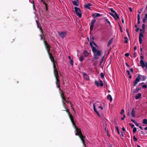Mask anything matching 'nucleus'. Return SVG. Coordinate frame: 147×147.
<instances>
[{
	"instance_id": "obj_49",
	"label": "nucleus",
	"mask_w": 147,
	"mask_h": 147,
	"mask_svg": "<svg viewBox=\"0 0 147 147\" xmlns=\"http://www.w3.org/2000/svg\"><path fill=\"white\" fill-rule=\"evenodd\" d=\"M40 36L41 37L40 39L41 40H44V38L42 36V35L41 34H40Z\"/></svg>"
},
{
	"instance_id": "obj_30",
	"label": "nucleus",
	"mask_w": 147,
	"mask_h": 147,
	"mask_svg": "<svg viewBox=\"0 0 147 147\" xmlns=\"http://www.w3.org/2000/svg\"><path fill=\"white\" fill-rule=\"evenodd\" d=\"M30 2L33 4V7H35L34 5V2L33 0H29Z\"/></svg>"
},
{
	"instance_id": "obj_27",
	"label": "nucleus",
	"mask_w": 147,
	"mask_h": 147,
	"mask_svg": "<svg viewBox=\"0 0 147 147\" xmlns=\"http://www.w3.org/2000/svg\"><path fill=\"white\" fill-rule=\"evenodd\" d=\"M36 21L37 25L38 28H39L41 30V31H42V28L41 27H39L38 21L37 20H36Z\"/></svg>"
},
{
	"instance_id": "obj_1",
	"label": "nucleus",
	"mask_w": 147,
	"mask_h": 147,
	"mask_svg": "<svg viewBox=\"0 0 147 147\" xmlns=\"http://www.w3.org/2000/svg\"><path fill=\"white\" fill-rule=\"evenodd\" d=\"M65 109V110H64V111H66V112L67 113L69 116L70 119L71 121L72 124L73 126L75 129V131H76V136H79L80 138L81 139L83 144L85 146V147H86L85 140V137L82 135L81 130L78 128L76 125L74 121L73 117L69 112V110L67 109L66 108V109Z\"/></svg>"
},
{
	"instance_id": "obj_16",
	"label": "nucleus",
	"mask_w": 147,
	"mask_h": 147,
	"mask_svg": "<svg viewBox=\"0 0 147 147\" xmlns=\"http://www.w3.org/2000/svg\"><path fill=\"white\" fill-rule=\"evenodd\" d=\"M73 4L75 6H78L79 3L78 0L72 1Z\"/></svg>"
},
{
	"instance_id": "obj_35",
	"label": "nucleus",
	"mask_w": 147,
	"mask_h": 147,
	"mask_svg": "<svg viewBox=\"0 0 147 147\" xmlns=\"http://www.w3.org/2000/svg\"><path fill=\"white\" fill-rule=\"evenodd\" d=\"M147 20V18H146L145 17H144V18L143 19V22L144 23Z\"/></svg>"
},
{
	"instance_id": "obj_21",
	"label": "nucleus",
	"mask_w": 147,
	"mask_h": 147,
	"mask_svg": "<svg viewBox=\"0 0 147 147\" xmlns=\"http://www.w3.org/2000/svg\"><path fill=\"white\" fill-rule=\"evenodd\" d=\"M141 96V94L140 93L138 94V95H137L135 97L136 99H139Z\"/></svg>"
},
{
	"instance_id": "obj_33",
	"label": "nucleus",
	"mask_w": 147,
	"mask_h": 147,
	"mask_svg": "<svg viewBox=\"0 0 147 147\" xmlns=\"http://www.w3.org/2000/svg\"><path fill=\"white\" fill-rule=\"evenodd\" d=\"M115 128H116V130H117V132L118 134H120V132H119V130L118 128L117 127H116Z\"/></svg>"
},
{
	"instance_id": "obj_39",
	"label": "nucleus",
	"mask_w": 147,
	"mask_h": 147,
	"mask_svg": "<svg viewBox=\"0 0 147 147\" xmlns=\"http://www.w3.org/2000/svg\"><path fill=\"white\" fill-rule=\"evenodd\" d=\"M124 112V110L123 109H122L121 110V112H120V114H122Z\"/></svg>"
},
{
	"instance_id": "obj_25",
	"label": "nucleus",
	"mask_w": 147,
	"mask_h": 147,
	"mask_svg": "<svg viewBox=\"0 0 147 147\" xmlns=\"http://www.w3.org/2000/svg\"><path fill=\"white\" fill-rule=\"evenodd\" d=\"M88 53L86 51H84V54L85 57L87 56L88 55Z\"/></svg>"
},
{
	"instance_id": "obj_18",
	"label": "nucleus",
	"mask_w": 147,
	"mask_h": 147,
	"mask_svg": "<svg viewBox=\"0 0 147 147\" xmlns=\"http://www.w3.org/2000/svg\"><path fill=\"white\" fill-rule=\"evenodd\" d=\"M115 15L114 18L116 20H117L119 19V17L118 15L116 12L115 13Z\"/></svg>"
},
{
	"instance_id": "obj_47",
	"label": "nucleus",
	"mask_w": 147,
	"mask_h": 147,
	"mask_svg": "<svg viewBox=\"0 0 147 147\" xmlns=\"http://www.w3.org/2000/svg\"><path fill=\"white\" fill-rule=\"evenodd\" d=\"M131 121H132L133 123H134V124L136 123V122L134 120L132 119H131Z\"/></svg>"
},
{
	"instance_id": "obj_54",
	"label": "nucleus",
	"mask_w": 147,
	"mask_h": 147,
	"mask_svg": "<svg viewBox=\"0 0 147 147\" xmlns=\"http://www.w3.org/2000/svg\"><path fill=\"white\" fill-rule=\"evenodd\" d=\"M105 130L106 132H107L108 131V129L106 128H105Z\"/></svg>"
},
{
	"instance_id": "obj_52",
	"label": "nucleus",
	"mask_w": 147,
	"mask_h": 147,
	"mask_svg": "<svg viewBox=\"0 0 147 147\" xmlns=\"http://www.w3.org/2000/svg\"><path fill=\"white\" fill-rule=\"evenodd\" d=\"M121 136L123 137L124 136L123 133L122 132H121Z\"/></svg>"
},
{
	"instance_id": "obj_37",
	"label": "nucleus",
	"mask_w": 147,
	"mask_h": 147,
	"mask_svg": "<svg viewBox=\"0 0 147 147\" xmlns=\"http://www.w3.org/2000/svg\"><path fill=\"white\" fill-rule=\"evenodd\" d=\"M134 140V141H136L138 140V139L135 136L133 137Z\"/></svg>"
},
{
	"instance_id": "obj_56",
	"label": "nucleus",
	"mask_w": 147,
	"mask_h": 147,
	"mask_svg": "<svg viewBox=\"0 0 147 147\" xmlns=\"http://www.w3.org/2000/svg\"><path fill=\"white\" fill-rule=\"evenodd\" d=\"M92 44H93L94 46H97V45L96 44V43L93 41H92Z\"/></svg>"
},
{
	"instance_id": "obj_34",
	"label": "nucleus",
	"mask_w": 147,
	"mask_h": 147,
	"mask_svg": "<svg viewBox=\"0 0 147 147\" xmlns=\"http://www.w3.org/2000/svg\"><path fill=\"white\" fill-rule=\"evenodd\" d=\"M110 11L114 13H116V12H115V11H114L113 9L112 8H110Z\"/></svg>"
},
{
	"instance_id": "obj_6",
	"label": "nucleus",
	"mask_w": 147,
	"mask_h": 147,
	"mask_svg": "<svg viewBox=\"0 0 147 147\" xmlns=\"http://www.w3.org/2000/svg\"><path fill=\"white\" fill-rule=\"evenodd\" d=\"M75 11L77 15L79 17L81 18L82 17V13L80 9L77 7H74Z\"/></svg>"
},
{
	"instance_id": "obj_36",
	"label": "nucleus",
	"mask_w": 147,
	"mask_h": 147,
	"mask_svg": "<svg viewBox=\"0 0 147 147\" xmlns=\"http://www.w3.org/2000/svg\"><path fill=\"white\" fill-rule=\"evenodd\" d=\"M100 76L102 78H103L104 77V74L103 73H100Z\"/></svg>"
},
{
	"instance_id": "obj_43",
	"label": "nucleus",
	"mask_w": 147,
	"mask_h": 147,
	"mask_svg": "<svg viewBox=\"0 0 147 147\" xmlns=\"http://www.w3.org/2000/svg\"><path fill=\"white\" fill-rule=\"evenodd\" d=\"M45 10L46 11H47L48 10L47 4H46V5H45Z\"/></svg>"
},
{
	"instance_id": "obj_57",
	"label": "nucleus",
	"mask_w": 147,
	"mask_h": 147,
	"mask_svg": "<svg viewBox=\"0 0 147 147\" xmlns=\"http://www.w3.org/2000/svg\"><path fill=\"white\" fill-rule=\"evenodd\" d=\"M92 44H93L94 46H97V45L96 44V43L93 41H92Z\"/></svg>"
},
{
	"instance_id": "obj_19",
	"label": "nucleus",
	"mask_w": 147,
	"mask_h": 147,
	"mask_svg": "<svg viewBox=\"0 0 147 147\" xmlns=\"http://www.w3.org/2000/svg\"><path fill=\"white\" fill-rule=\"evenodd\" d=\"M107 99L110 100V102H111L113 100L110 94H108L107 96Z\"/></svg>"
},
{
	"instance_id": "obj_59",
	"label": "nucleus",
	"mask_w": 147,
	"mask_h": 147,
	"mask_svg": "<svg viewBox=\"0 0 147 147\" xmlns=\"http://www.w3.org/2000/svg\"><path fill=\"white\" fill-rule=\"evenodd\" d=\"M110 13V15H111V16H112L113 17H114L115 15H114L112 13Z\"/></svg>"
},
{
	"instance_id": "obj_12",
	"label": "nucleus",
	"mask_w": 147,
	"mask_h": 147,
	"mask_svg": "<svg viewBox=\"0 0 147 147\" xmlns=\"http://www.w3.org/2000/svg\"><path fill=\"white\" fill-rule=\"evenodd\" d=\"M140 66L143 68L145 67L147 64V62L144 61L142 59H141L140 60Z\"/></svg>"
},
{
	"instance_id": "obj_5",
	"label": "nucleus",
	"mask_w": 147,
	"mask_h": 147,
	"mask_svg": "<svg viewBox=\"0 0 147 147\" xmlns=\"http://www.w3.org/2000/svg\"><path fill=\"white\" fill-rule=\"evenodd\" d=\"M51 61L53 62V67L54 68L53 73L55 77H59L58 71L55 65V61L54 59H53V61Z\"/></svg>"
},
{
	"instance_id": "obj_15",
	"label": "nucleus",
	"mask_w": 147,
	"mask_h": 147,
	"mask_svg": "<svg viewBox=\"0 0 147 147\" xmlns=\"http://www.w3.org/2000/svg\"><path fill=\"white\" fill-rule=\"evenodd\" d=\"M136 111V109L135 108H133L132 109L131 112V115L132 116L134 117H136L135 112Z\"/></svg>"
},
{
	"instance_id": "obj_31",
	"label": "nucleus",
	"mask_w": 147,
	"mask_h": 147,
	"mask_svg": "<svg viewBox=\"0 0 147 147\" xmlns=\"http://www.w3.org/2000/svg\"><path fill=\"white\" fill-rule=\"evenodd\" d=\"M69 63H70L71 65L73 66V60L71 59L70 60Z\"/></svg>"
},
{
	"instance_id": "obj_32",
	"label": "nucleus",
	"mask_w": 147,
	"mask_h": 147,
	"mask_svg": "<svg viewBox=\"0 0 147 147\" xmlns=\"http://www.w3.org/2000/svg\"><path fill=\"white\" fill-rule=\"evenodd\" d=\"M136 131H137V129H136V127L133 128V133H135Z\"/></svg>"
},
{
	"instance_id": "obj_4",
	"label": "nucleus",
	"mask_w": 147,
	"mask_h": 147,
	"mask_svg": "<svg viewBox=\"0 0 147 147\" xmlns=\"http://www.w3.org/2000/svg\"><path fill=\"white\" fill-rule=\"evenodd\" d=\"M137 77L136 78L134 83V86H136L138 84V83L140 81L141 79L143 81L145 80L146 79V77L145 76H144L140 75V74H137Z\"/></svg>"
},
{
	"instance_id": "obj_29",
	"label": "nucleus",
	"mask_w": 147,
	"mask_h": 147,
	"mask_svg": "<svg viewBox=\"0 0 147 147\" xmlns=\"http://www.w3.org/2000/svg\"><path fill=\"white\" fill-rule=\"evenodd\" d=\"M79 60L82 62L84 60V57L83 56H81L80 57V58H79Z\"/></svg>"
},
{
	"instance_id": "obj_40",
	"label": "nucleus",
	"mask_w": 147,
	"mask_h": 147,
	"mask_svg": "<svg viewBox=\"0 0 147 147\" xmlns=\"http://www.w3.org/2000/svg\"><path fill=\"white\" fill-rule=\"evenodd\" d=\"M125 115H124L123 116V117H122L121 118V120H124V119L125 118Z\"/></svg>"
},
{
	"instance_id": "obj_11",
	"label": "nucleus",
	"mask_w": 147,
	"mask_h": 147,
	"mask_svg": "<svg viewBox=\"0 0 147 147\" xmlns=\"http://www.w3.org/2000/svg\"><path fill=\"white\" fill-rule=\"evenodd\" d=\"M95 84L98 87L99 86H102L104 84L102 80H100L99 81L100 84H99V82L97 80L95 81Z\"/></svg>"
},
{
	"instance_id": "obj_50",
	"label": "nucleus",
	"mask_w": 147,
	"mask_h": 147,
	"mask_svg": "<svg viewBox=\"0 0 147 147\" xmlns=\"http://www.w3.org/2000/svg\"><path fill=\"white\" fill-rule=\"evenodd\" d=\"M127 74L128 75H130V71H129V70H127Z\"/></svg>"
},
{
	"instance_id": "obj_62",
	"label": "nucleus",
	"mask_w": 147,
	"mask_h": 147,
	"mask_svg": "<svg viewBox=\"0 0 147 147\" xmlns=\"http://www.w3.org/2000/svg\"><path fill=\"white\" fill-rule=\"evenodd\" d=\"M145 67H146V69L145 71L146 72H147V65H146V66Z\"/></svg>"
},
{
	"instance_id": "obj_51",
	"label": "nucleus",
	"mask_w": 147,
	"mask_h": 147,
	"mask_svg": "<svg viewBox=\"0 0 147 147\" xmlns=\"http://www.w3.org/2000/svg\"><path fill=\"white\" fill-rule=\"evenodd\" d=\"M98 107L101 110H102L103 109V107L101 106H99Z\"/></svg>"
},
{
	"instance_id": "obj_23",
	"label": "nucleus",
	"mask_w": 147,
	"mask_h": 147,
	"mask_svg": "<svg viewBox=\"0 0 147 147\" xmlns=\"http://www.w3.org/2000/svg\"><path fill=\"white\" fill-rule=\"evenodd\" d=\"M142 30L140 29V31L141 32H142V30H143V33H144V29H145V24H144L142 25Z\"/></svg>"
},
{
	"instance_id": "obj_10",
	"label": "nucleus",
	"mask_w": 147,
	"mask_h": 147,
	"mask_svg": "<svg viewBox=\"0 0 147 147\" xmlns=\"http://www.w3.org/2000/svg\"><path fill=\"white\" fill-rule=\"evenodd\" d=\"M61 97L62 98V102L63 104V106L64 107V108L66 109V107H65V102L66 101V100L65 98V97L63 95V93H61Z\"/></svg>"
},
{
	"instance_id": "obj_44",
	"label": "nucleus",
	"mask_w": 147,
	"mask_h": 147,
	"mask_svg": "<svg viewBox=\"0 0 147 147\" xmlns=\"http://www.w3.org/2000/svg\"><path fill=\"white\" fill-rule=\"evenodd\" d=\"M43 3L46 5V4H47L45 2V1H43V0H40Z\"/></svg>"
},
{
	"instance_id": "obj_24",
	"label": "nucleus",
	"mask_w": 147,
	"mask_h": 147,
	"mask_svg": "<svg viewBox=\"0 0 147 147\" xmlns=\"http://www.w3.org/2000/svg\"><path fill=\"white\" fill-rule=\"evenodd\" d=\"M143 123L144 124H147V119H144L143 121Z\"/></svg>"
},
{
	"instance_id": "obj_45",
	"label": "nucleus",
	"mask_w": 147,
	"mask_h": 147,
	"mask_svg": "<svg viewBox=\"0 0 147 147\" xmlns=\"http://www.w3.org/2000/svg\"><path fill=\"white\" fill-rule=\"evenodd\" d=\"M95 22H96L95 20H92V28H93V24Z\"/></svg>"
},
{
	"instance_id": "obj_26",
	"label": "nucleus",
	"mask_w": 147,
	"mask_h": 147,
	"mask_svg": "<svg viewBox=\"0 0 147 147\" xmlns=\"http://www.w3.org/2000/svg\"><path fill=\"white\" fill-rule=\"evenodd\" d=\"M90 34L92 31V21L90 22Z\"/></svg>"
},
{
	"instance_id": "obj_8",
	"label": "nucleus",
	"mask_w": 147,
	"mask_h": 147,
	"mask_svg": "<svg viewBox=\"0 0 147 147\" xmlns=\"http://www.w3.org/2000/svg\"><path fill=\"white\" fill-rule=\"evenodd\" d=\"M58 33L62 38H63L65 37L67 34V32L66 31L58 32Z\"/></svg>"
},
{
	"instance_id": "obj_38",
	"label": "nucleus",
	"mask_w": 147,
	"mask_h": 147,
	"mask_svg": "<svg viewBox=\"0 0 147 147\" xmlns=\"http://www.w3.org/2000/svg\"><path fill=\"white\" fill-rule=\"evenodd\" d=\"M147 87V86L146 85H142V87L144 88H146Z\"/></svg>"
},
{
	"instance_id": "obj_28",
	"label": "nucleus",
	"mask_w": 147,
	"mask_h": 147,
	"mask_svg": "<svg viewBox=\"0 0 147 147\" xmlns=\"http://www.w3.org/2000/svg\"><path fill=\"white\" fill-rule=\"evenodd\" d=\"M112 39H111L109 41L108 43V46H109V45H110L111 44V43L112 42Z\"/></svg>"
},
{
	"instance_id": "obj_46",
	"label": "nucleus",
	"mask_w": 147,
	"mask_h": 147,
	"mask_svg": "<svg viewBox=\"0 0 147 147\" xmlns=\"http://www.w3.org/2000/svg\"><path fill=\"white\" fill-rule=\"evenodd\" d=\"M82 75L84 76H87V74L86 73L84 72L82 73Z\"/></svg>"
},
{
	"instance_id": "obj_61",
	"label": "nucleus",
	"mask_w": 147,
	"mask_h": 147,
	"mask_svg": "<svg viewBox=\"0 0 147 147\" xmlns=\"http://www.w3.org/2000/svg\"><path fill=\"white\" fill-rule=\"evenodd\" d=\"M107 133V136H110V135H109V134L108 132V131L107 132H106Z\"/></svg>"
},
{
	"instance_id": "obj_63",
	"label": "nucleus",
	"mask_w": 147,
	"mask_h": 147,
	"mask_svg": "<svg viewBox=\"0 0 147 147\" xmlns=\"http://www.w3.org/2000/svg\"><path fill=\"white\" fill-rule=\"evenodd\" d=\"M139 28H137L136 29V32H138L139 31Z\"/></svg>"
},
{
	"instance_id": "obj_9",
	"label": "nucleus",
	"mask_w": 147,
	"mask_h": 147,
	"mask_svg": "<svg viewBox=\"0 0 147 147\" xmlns=\"http://www.w3.org/2000/svg\"><path fill=\"white\" fill-rule=\"evenodd\" d=\"M61 97L62 98V102L63 104V106L64 107V108L66 109V107H65V102L66 101V100L65 98V97L63 95V93H61Z\"/></svg>"
},
{
	"instance_id": "obj_3",
	"label": "nucleus",
	"mask_w": 147,
	"mask_h": 147,
	"mask_svg": "<svg viewBox=\"0 0 147 147\" xmlns=\"http://www.w3.org/2000/svg\"><path fill=\"white\" fill-rule=\"evenodd\" d=\"M44 42L49 57L50 59L51 60V61H53V59H54L53 57L52 56V54L50 52V49L51 47V46L48 44L47 41L44 40Z\"/></svg>"
},
{
	"instance_id": "obj_2",
	"label": "nucleus",
	"mask_w": 147,
	"mask_h": 147,
	"mask_svg": "<svg viewBox=\"0 0 147 147\" xmlns=\"http://www.w3.org/2000/svg\"><path fill=\"white\" fill-rule=\"evenodd\" d=\"M92 52L94 54L93 60H96L99 59V57L101 55V52L93 46H92Z\"/></svg>"
},
{
	"instance_id": "obj_20",
	"label": "nucleus",
	"mask_w": 147,
	"mask_h": 147,
	"mask_svg": "<svg viewBox=\"0 0 147 147\" xmlns=\"http://www.w3.org/2000/svg\"><path fill=\"white\" fill-rule=\"evenodd\" d=\"M93 105L94 111L96 112V113L97 114V115L99 117L100 116V115L98 112L96 110L95 108V105L93 104Z\"/></svg>"
},
{
	"instance_id": "obj_60",
	"label": "nucleus",
	"mask_w": 147,
	"mask_h": 147,
	"mask_svg": "<svg viewBox=\"0 0 147 147\" xmlns=\"http://www.w3.org/2000/svg\"><path fill=\"white\" fill-rule=\"evenodd\" d=\"M65 102L67 103H69L71 104V102L68 100H66V101H65Z\"/></svg>"
},
{
	"instance_id": "obj_17",
	"label": "nucleus",
	"mask_w": 147,
	"mask_h": 147,
	"mask_svg": "<svg viewBox=\"0 0 147 147\" xmlns=\"http://www.w3.org/2000/svg\"><path fill=\"white\" fill-rule=\"evenodd\" d=\"M101 16V15L98 13H95L92 14V16L94 18L96 17H100Z\"/></svg>"
},
{
	"instance_id": "obj_48",
	"label": "nucleus",
	"mask_w": 147,
	"mask_h": 147,
	"mask_svg": "<svg viewBox=\"0 0 147 147\" xmlns=\"http://www.w3.org/2000/svg\"><path fill=\"white\" fill-rule=\"evenodd\" d=\"M106 21V22L108 23H109L110 24V23L109 21V20L107 19H106V20H105Z\"/></svg>"
},
{
	"instance_id": "obj_13",
	"label": "nucleus",
	"mask_w": 147,
	"mask_h": 147,
	"mask_svg": "<svg viewBox=\"0 0 147 147\" xmlns=\"http://www.w3.org/2000/svg\"><path fill=\"white\" fill-rule=\"evenodd\" d=\"M144 37V34L143 33L141 32L140 33L139 37V40L140 44L141 45L142 43V38Z\"/></svg>"
},
{
	"instance_id": "obj_14",
	"label": "nucleus",
	"mask_w": 147,
	"mask_h": 147,
	"mask_svg": "<svg viewBox=\"0 0 147 147\" xmlns=\"http://www.w3.org/2000/svg\"><path fill=\"white\" fill-rule=\"evenodd\" d=\"M92 5V4L90 3H89L88 4H86L84 5V7L87 9L89 10H91L90 6Z\"/></svg>"
},
{
	"instance_id": "obj_53",
	"label": "nucleus",
	"mask_w": 147,
	"mask_h": 147,
	"mask_svg": "<svg viewBox=\"0 0 147 147\" xmlns=\"http://www.w3.org/2000/svg\"><path fill=\"white\" fill-rule=\"evenodd\" d=\"M122 131H125V129L124 127H122Z\"/></svg>"
},
{
	"instance_id": "obj_7",
	"label": "nucleus",
	"mask_w": 147,
	"mask_h": 147,
	"mask_svg": "<svg viewBox=\"0 0 147 147\" xmlns=\"http://www.w3.org/2000/svg\"><path fill=\"white\" fill-rule=\"evenodd\" d=\"M59 77H55L56 79L55 83L56 85V87L59 88V90L61 91L60 86V80L59 79Z\"/></svg>"
},
{
	"instance_id": "obj_41",
	"label": "nucleus",
	"mask_w": 147,
	"mask_h": 147,
	"mask_svg": "<svg viewBox=\"0 0 147 147\" xmlns=\"http://www.w3.org/2000/svg\"><path fill=\"white\" fill-rule=\"evenodd\" d=\"M129 125L131 126V127L132 128H134V125L133 124H131L130 123Z\"/></svg>"
},
{
	"instance_id": "obj_64",
	"label": "nucleus",
	"mask_w": 147,
	"mask_h": 147,
	"mask_svg": "<svg viewBox=\"0 0 147 147\" xmlns=\"http://www.w3.org/2000/svg\"><path fill=\"white\" fill-rule=\"evenodd\" d=\"M135 124L136 125V126H138L139 124L138 123H137L136 122V123H135Z\"/></svg>"
},
{
	"instance_id": "obj_42",
	"label": "nucleus",
	"mask_w": 147,
	"mask_h": 147,
	"mask_svg": "<svg viewBox=\"0 0 147 147\" xmlns=\"http://www.w3.org/2000/svg\"><path fill=\"white\" fill-rule=\"evenodd\" d=\"M125 55L127 57L129 56V54L128 53H126L125 54Z\"/></svg>"
},
{
	"instance_id": "obj_55",
	"label": "nucleus",
	"mask_w": 147,
	"mask_h": 147,
	"mask_svg": "<svg viewBox=\"0 0 147 147\" xmlns=\"http://www.w3.org/2000/svg\"><path fill=\"white\" fill-rule=\"evenodd\" d=\"M138 20H140V15L139 14H138Z\"/></svg>"
},
{
	"instance_id": "obj_58",
	"label": "nucleus",
	"mask_w": 147,
	"mask_h": 147,
	"mask_svg": "<svg viewBox=\"0 0 147 147\" xmlns=\"http://www.w3.org/2000/svg\"><path fill=\"white\" fill-rule=\"evenodd\" d=\"M90 46L92 48V41H90Z\"/></svg>"
},
{
	"instance_id": "obj_22",
	"label": "nucleus",
	"mask_w": 147,
	"mask_h": 147,
	"mask_svg": "<svg viewBox=\"0 0 147 147\" xmlns=\"http://www.w3.org/2000/svg\"><path fill=\"white\" fill-rule=\"evenodd\" d=\"M141 89L140 88H136V89L134 90L133 91V93H136V92H138Z\"/></svg>"
}]
</instances>
